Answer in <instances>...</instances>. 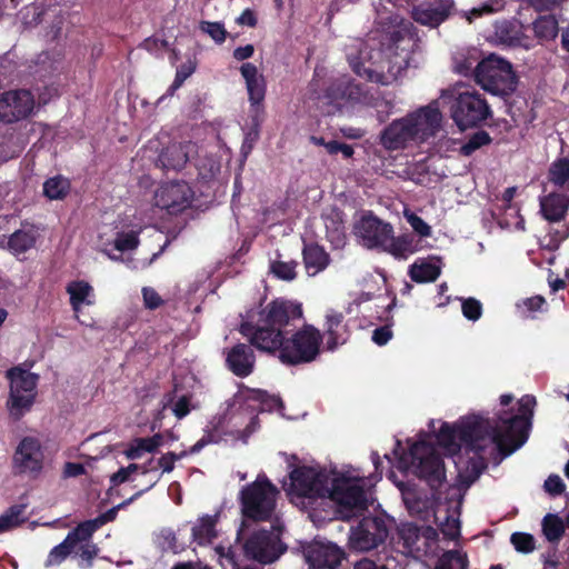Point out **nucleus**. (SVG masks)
I'll list each match as a JSON object with an SVG mask.
<instances>
[{
	"mask_svg": "<svg viewBox=\"0 0 569 569\" xmlns=\"http://www.w3.org/2000/svg\"><path fill=\"white\" fill-rule=\"evenodd\" d=\"M535 405V397L525 396L519 401L517 413L503 411L495 421L473 415L463 418L456 427L443 423L437 441L449 452H456L460 447L459 440L480 459L497 453L508 456L526 441Z\"/></svg>",
	"mask_w": 569,
	"mask_h": 569,
	"instance_id": "obj_1",
	"label": "nucleus"
},
{
	"mask_svg": "<svg viewBox=\"0 0 569 569\" xmlns=\"http://www.w3.org/2000/svg\"><path fill=\"white\" fill-rule=\"evenodd\" d=\"M409 37L406 27L389 32V44L385 49H373V46L361 39H353L346 46L347 59L353 72L367 81L390 86L406 71L408 53L405 48L399 52V43ZM410 42V38L407 39Z\"/></svg>",
	"mask_w": 569,
	"mask_h": 569,
	"instance_id": "obj_2",
	"label": "nucleus"
},
{
	"mask_svg": "<svg viewBox=\"0 0 569 569\" xmlns=\"http://www.w3.org/2000/svg\"><path fill=\"white\" fill-rule=\"evenodd\" d=\"M301 306L288 300H274L260 312L256 326L244 322L240 332L249 338L257 349L273 353L283 342L286 327L301 319Z\"/></svg>",
	"mask_w": 569,
	"mask_h": 569,
	"instance_id": "obj_3",
	"label": "nucleus"
},
{
	"mask_svg": "<svg viewBox=\"0 0 569 569\" xmlns=\"http://www.w3.org/2000/svg\"><path fill=\"white\" fill-rule=\"evenodd\" d=\"M327 497L336 503L339 517L349 520L367 509L370 491L365 478L333 475Z\"/></svg>",
	"mask_w": 569,
	"mask_h": 569,
	"instance_id": "obj_4",
	"label": "nucleus"
},
{
	"mask_svg": "<svg viewBox=\"0 0 569 569\" xmlns=\"http://www.w3.org/2000/svg\"><path fill=\"white\" fill-rule=\"evenodd\" d=\"M475 80L485 91L499 97L512 94L518 84L511 63L496 54L478 62Z\"/></svg>",
	"mask_w": 569,
	"mask_h": 569,
	"instance_id": "obj_5",
	"label": "nucleus"
},
{
	"mask_svg": "<svg viewBox=\"0 0 569 569\" xmlns=\"http://www.w3.org/2000/svg\"><path fill=\"white\" fill-rule=\"evenodd\" d=\"M7 377L10 380V392L6 408L9 417L18 421L31 410L34 403L38 375L14 367L7 371Z\"/></svg>",
	"mask_w": 569,
	"mask_h": 569,
	"instance_id": "obj_6",
	"label": "nucleus"
},
{
	"mask_svg": "<svg viewBox=\"0 0 569 569\" xmlns=\"http://www.w3.org/2000/svg\"><path fill=\"white\" fill-rule=\"evenodd\" d=\"M322 336L312 326H305L290 339H284L279 351V359L283 363L299 365L313 361L319 355Z\"/></svg>",
	"mask_w": 569,
	"mask_h": 569,
	"instance_id": "obj_7",
	"label": "nucleus"
},
{
	"mask_svg": "<svg viewBox=\"0 0 569 569\" xmlns=\"http://www.w3.org/2000/svg\"><path fill=\"white\" fill-rule=\"evenodd\" d=\"M278 490L267 479L258 478L240 492L243 515L253 520H268L276 507Z\"/></svg>",
	"mask_w": 569,
	"mask_h": 569,
	"instance_id": "obj_8",
	"label": "nucleus"
},
{
	"mask_svg": "<svg viewBox=\"0 0 569 569\" xmlns=\"http://www.w3.org/2000/svg\"><path fill=\"white\" fill-rule=\"evenodd\" d=\"M410 457L411 471L423 479L430 488L437 489L446 480L443 462L431 445L425 441L413 443L410 448Z\"/></svg>",
	"mask_w": 569,
	"mask_h": 569,
	"instance_id": "obj_9",
	"label": "nucleus"
},
{
	"mask_svg": "<svg viewBox=\"0 0 569 569\" xmlns=\"http://www.w3.org/2000/svg\"><path fill=\"white\" fill-rule=\"evenodd\" d=\"M389 536L388 521L382 517H366L350 529L349 546L352 550L368 552L378 549Z\"/></svg>",
	"mask_w": 569,
	"mask_h": 569,
	"instance_id": "obj_10",
	"label": "nucleus"
},
{
	"mask_svg": "<svg viewBox=\"0 0 569 569\" xmlns=\"http://www.w3.org/2000/svg\"><path fill=\"white\" fill-rule=\"evenodd\" d=\"M452 119L457 126L465 130L476 127L487 120L490 108L487 101L477 91H466L458 94L451 108Z\"/></svg>",
	"mask_w": 569,
	"mask_h": 569,
	"instance_id": "obj_11",
	"label": "nucleus"
},
{
	"mask_svg": "<svg viewBox=\"0 0 569 569\" xmlns=\"http://www.w3.org/2000/svg\"><path fill=\"white\" fill-rule=\"evenodd\" d=\"M272 530H259L253 532L246 541L243 549L248 558L267 565L276 561L284 552L286 547L280 540V531L276 527Z\"/></svg>",
	"mask_w": 569,
	"mask_h": 569,
	"instance_id": "obj_12",
	"label": "nucleus"
},
{
	"mask_svg": "<svg viewBox=\"0 0 569 569\" xmlns=\"http://www.w3.org/2000/svg\"><path fill=\"white\" fill-rule=\"evenodd\" d=\"M332 478L333 475L308 467L298 468L290 475L293 491L308 498L327 497Z\"/></svg>",
	"mask_w": 569,
	"mask_h": 569,
	"instance_id": "obj_13",
	"label": "nucleus"
},
{
	"mask_svg": "<svg viewBox=\"0 0 569 569\" xmlns=\"http://www.w3.org/2000/svg\"><path fill=\"white\" fill-rule=\"evenodd\" d=\"M399 535L406 552L416 559L431 553L438 538V532L432 527H417L412 523L403 525Z\"/></svg>",
	"mask_w": 569,
	"mask_h": 569,
	"instance_id": "obj_14",
	"label": "nucleus"
},
{
	"mask_svg": "<svg viewBox=\"0 0 569 569\" xmlns=\"http://www.w3.org/2000/svg\"><path fill=\"white\" fill-rule=\"evenodd\" d=\"M34 107V97L29 90H9L0 96V120L4 123L23 120L32 113Z\"/></svg>",
	"mask_w": 569,
	"mask_h": 569,
	"instance_id": "obj_15",
	"label": "nucleus"
},
{
	"mask_svg": "<svg viewBox=\"0 0 569 569\" xmlns=\"http://www.w3.org/2000/svg\"><path fill=\"white\" fill-rule=\"evenodd\" d=\"M407 118L416 134V142L419 143L435 137L441 129L442 114L439 111L438 101L436 100L416 112L408 114Z\"/></svg>",
	"mask_w": 569,
	"mask_h": 569,
	"instance_id": "obj_16",
	"label": "nucleus"
},
{
	"mask_svg": "<svg viewBox=\"0 0 569 569\" xmlns=\"http://www.w3.org/2000/svg\"><path fill=\"white\" fill-rule=\"evenodd\" d=\"M192 191L186 182H172L154 193V204L170 214H177L190 206Z\"/></svg>",
	"mask_w": 569,
	"mask_h": 569,
	"instance_id": "obj_17",
	"label": "nucleus"
},
{
	"mask_svg": "<svg viewBox=\"0 0 569 569\" xmlns=\"http://www.w3.org/2000/svg\"><path fill=\"white\" fill-rule=\"evenodd\" d=\"M356 234L362 239L363 246L372 248H383L390 241L393 233L392 226L383 222L372 214L363 216L355 227Z\"/></svg>",
	"mask_w": 569,
	"mask_h": 569,
	"instance_id": "obj_18",
	"label": "nucleus"
},
{
	"mask_svg": "<svg viewBox=\"0 0 569 569\" xmlns=\"http://www.w3.org/2000/svg\"><path fill=\"white\" fill-rule=\"evenodd\" d=\"M43 455L38 439L23 438L13 455V468L19 473L39 472L42 469Z\"/></svg>",
	"mask_w": 569,
	"mask_h": 569,
	"instance_id": "obj_19",
	"label": "nucleus"
},
{
	"mask_svg": "<svg viewBox=\"0 0 569 569\" xmlns=\"http://www.w3.org/2000/svg\"><path fill=\"white\" fill-rule=\"evenodd\" d=\"M343 558L345 551L332 542L315 541L306 550L310 569H337Z\"/></svg>",
	"mask_w": 569,
	"mask_h": 569,
	"instance_id": "obj_20",
	"label": "nucleus"
},
{
	"mask_svg": "<svg viewBox=\"0 0 569 569\" xmlns=\"http://www.w3.org/2000/svg\"><path fill=\"white\" fill-rule=\"evenodd\" d=\"M411 141L416 142V134L407 117L390 123L381 134V143L389 150L405 148Z\"/></svg>",
	"mask_w": 569,
	"mask_h": 569,
	"instance_id": "obj_21",
	"label": "nucleus"
},
{
	"mask_svg": "<svg viewBox=\"0 0 569 569\" xmlns=\"http://www.w3.org/2000/svg\"><path fill=\"white\" fill-rule=\"evenodd\" d=\"M194 151L196 146L190 141L173 142L162 150L157 163L163 169L179 170L187 163L190 154Z\"/></svg>",
	"mask_w": 569,
	"mask_h": 569,
	"instance_id": "obj_22",
	"label": "nucleus"
},
{
	"mask_svg": "<svg viewBox=\"0 0 569 569\" xmlns=\"http://www.w3.org/2000/svg\"><path fill=\"white\" fill-rule=\"evenodd\" d=\"M254 353L250 346L239 343L227 355L229 369L238 377L249 376L254 367Z\"/></svg>",
	"mask_w": 569,
	"mask_h": 569,
	"instance_id": "obj_23",
	"label": "nucleus"
},
{
	"mask_svg": "<svg viewBox=\"0 0 569 569\" xmlns=\"http://www.w3.org/2000/svg\"><path fill=\"white\" fill-rule=\"evenodd\" d=\"M401 495L403 503L410 515L423 520L428 519L433 507L432 498L428 497L425 492L410 487H402Z\"/></svg>",
	"mask_w": 569,
	"mask_h": 569,
	"instance_id": "obj_24",
	"label": "nucleus"
},
{
	"mask_svg": "<svg viewBox=\"0 0 569 569\" xmlns=\"http://www.w3.org/2000/svg\"><path fill=\"white\" fill-rule=\"evenodd\" d=\"M241 76L246 80V86L251 104H259L266 94V81L257 67L250 62H246L240 67Z\"/></svg>",
	"mask_w": 569,
	"mask_h": 569,
	"instance_id": "obj_25",
	"label": "nucleus"
},
{
	"mask_svg": "<svg viewBox=\"0 0 569 569\" xmlns=\"http://www.w3.org/2000/svg\"><path fill=\"white\" fill-rule=\"evenodd\" d=\"M449 16V6L445 2L421 4L412 10V18L416 22L431 28L438 27Z\"/></svg>",
	"mask_w": 569,
	"mask_h": 569,
	"instance_id": "obj_26",
	"label": "nucleus"
},
{
	"mask_svg": "<svg viewBox=\"0 0 569 569\" xmlns=\"http://www.w3.org/2000/svg\"><path fill=\"white\" fill-rule=\"evenodd\" d=\"M569 208V199L559 193H550L540 198V211L550 222L561 221Z\"/></svg>",
	"mask_w": 569,
	"mask_h": 569,
	"instance_id": "obj_27",
	"label": "nucleus"
},
{
	"mask_svg": "<svg viewBox=\"0 0 569 569\" xmlns=\"http://www.w3.org/2000/svg\"><path fill=\"white\" fill-rule=\"evenodd\" d=\"M496 38L497 40L509 47H526L527 37L521 31V28L512 22L503 21L496 26Z\"/></svg>",
	"mask_w": 569,
	"mask_h": 569,
	"instance_id": "obj_28",
	"label": "nucleus"
},
{
	"mask_svg": "<svg viewBox=\"0 0 569 569\" xmlns=\"http://www.w3.org/2000/svg\"><path fill=\"white\" fill-rule=\"evenodd\" d=\"M382 250L391 253L395 258L407 259L408 256L416 252L417 243L411 234L395 238L392 233L390 241H388V244Z\"/></svg>",
	"mask_w": 569,
	"mask_h": 569,
	"instance_id": "obj_29",
	"label": "nucleus"
},
{
	"mask_svg": "<svg viewBox=\"0 0 569 569\" xmlns=\"http://www.w3.org/2000/svg\"><path fill=\"white\" fill-rule=\"evenodd\" d=\"M82 529L78 525L72 531H70L66 539L51 549L48 559L46 561V566H54L60 565L68 556L72 553V542L74 541V537L82 535Z\"/></svg>",
	"mask_w": 569,
	"mask_h": 569,
	"instance_id": "obj_30",
	"label": "nucleus"
},
{
	"mask_svg": "<svg viewBox=\"0 0 569 569\" xmlns=\"http://www.w3.org/2000/svg\"><path fill=\"white\" fill-rule=\"evenodd\" d=\"M303 261L306 269L316 274L323 270L329 263L328 253L319 246L311 244L303 249Z\"/></svg>",
	"mask_w": 569,
	"mask_h": 569,
	"instance_id": "obj_31",
	"label": "nucleus"
},
{
	"mask_svg": "<svg viewBox=\"0 0 569 569\" xmlns=\"http://www.w3.org/2000/svg\"><path fill=\"white\" fill-rule=\"evenodd\" d=\"M409 274L416 282L435 281L440 274V268L435 263L419 260L410 267Z\"/></svg>",
	"mask_w": 569,
	"mask_h": 569,
	"instance_id": "obj_32",
	"label": "nucleus"
},
{
	"mask_svg": "<svg viewBox=\"0 0 569 569\" xmlns=\"http://www.w3.org/2000/svg\"><path fill=\"white\" fill-rule=\"evenodd\" d=\"M542 532L549 542H558L565 533L563 520L553 513H547L542 519Z\"/></svg>",
	"mask_w": 569,
	"mask_h": 569,
	"instance_id": "obj_33",
	"label": "nucleus"
},
{
	"mask_svg": "<svg viewBox=\"0 0 569 569\" xmlns=\"http://www.w3.org/2000/svg\"><path fill=\"white\" fill-rule=\"evenodd\" d=\"M467 553L461 550H449L443 552L433 569H468Z\"/></svg>",
	"mask_w": 569,
	"mask_h": 569,
	"instance_id": "obj_34",
	"label": "nucleus"
},
{
	"mask_svg": "<svg viewBox=\"0 0 569 569\" xmlns=\"http://www.w3.org/2000/svg\"><path fill=\"white\" fill-rule=\"evenodd\" d=\"M216 519L210 516H206L199 519L198 523L192 528L194 540L200 545L210 542L216 537Z\"/></svg>",
	"mask_w": 569,
	"mask_h": 569,
	"instance_id": "obj_35",
	"label": "nucleus"
},
{
	"mask_svg": "<svg viewBox=\"0 0 569 569\" xmlns=\"http://www.w3.org/2000/svg\"><path fill=\"white\" fill-rule=\"evenodd\" d=\"M24 521V506H12L3 515L0 516V533L12 530Z\"/></svg>",
	"mask_w": 569,
	"mask_h": 569,
	"instance_id": "obj_36",
	"label": "nucleus"
},
{
	"mask_svg": "<svg viewBox=\"0 0 569 569\" xmlns=\"http://www.w3.org/2000/svg\"><path fill=\"white\" fill-rule=\"evenodd\" d=\"M36 237L32 231L18 230L11 234L8 247L16 253L20 254L34 246Z\"/></svg>",
	"mask_w": 569,
	"mask_h": 569,
	"instance_id": "obj_37",
	"label": "nucleus"
},
{
	"mask_svg": "<svg viewBox=\"0 0 569 569\" xmlns=\"http://www.w3.org/2000/svg\"><path fill=\"white\" fill-rule=\"evenodd\" d=\"M69 180L61 176L50 178L43 184V192L51 200H60L64 198L69 192Z\"/></svg>",
	"mask_w": 569,
	"mask_h": 569,
	"instance_id": "obj_38",
	"label": "nucleus"
},
{
	"mask_svg": "<svg viewBox=\"0 0 569 569\" xmlns=\"http://www.w3.org/2000/svg\"><path fill=\"white\" fill-rule=\"evenodd\" d=\"M536 37L541 40L553 39L558 33V22L552 16H543L533 22Z\"/></svg>",
	"mask_w": 569,
	"mask_h": 569,
	"instance_id": "obj_39",
	"label": "nucleus"
},
{
	"mask_svg": "<svg viewBox=\"0 0 569 569\" xmlns=\"http://www.w3.org/2000/svg\"><path fill=\"white\" fill-rule=\"evenodd\" d=\"M548 178L550 182L558 187H562L569 181V159L561 158L552 162L549 168Z\"/></svg>",
	"mask_w": 569,
	"mask_h": 569,
	"instance_id": "obj_40",
	"label": "nucleus"
},
{
	"mask_svg": "<svg viewBox=\"0 0 569 569\" xmlns=\"http://www.w3.org/2000/svg\"><path fill=\"white\" fill-rule=\"evenodd\" d=\"M327 238L336 247H343L346 234L343 223L339 219H328L326 221Z\"/></svg>",
	"mask_w": 569,
	"mask_h": 569,
	"instance_id": "obj_41",
	"label": "nucleus"
},
{
	"mask_svg": "<svg viewBox=\"0 0 569 569\" xmlns=\"http://www.w3.org/2000/svg\"><path fill=\"white\" fill-rule=\"evenodd\" d=\"M133 499H134V497H131L128 501H126L117 507L111 508L110 510H108L107 512L102 513L101 516L97 517L93 520H88V521L81 522L79 526L81 527L82 530H84L87 532H88V530H92V532H94L99 527L103 526L104 523H107L109 521H112L117 516L118 509L120 507L131 502Z\"/></svg>",
	"mask_w": 569,
	"mask_h": 569,
	"instance_id": "obj_42",
	"label": "nucleus"
},
{
	"mask_svg": "<svg viewBox=\"0 0 569 569\" xmlns=\"http://www.w3.org/2000/svg\"><path fill=\"white\" fill-rule=\"evenodd\" d=\"M346 89L343 87L342 78H339L331 82V84L327 88L323 99L329 104L339 106L341 101H347L346 99Z\"/></svg>",
	"mask_w": 569,
	"mask_h": 569,
	"instance_id": "obj_43",
	"label": "nucleus"
},
{
	"mask_svg": "<svg viewBox=\"0 0 569 569\" xmlns=\"http://www.w3.org/2000/svg\"><path fill=\"white\" fill-rule=\"evenodd\" d=\"M91 291V287L86 282H74L69 286L68 292L70 293V302L74 310H78L80 305L86 300Z\"/></svg>",
	"mask_w": 569,
	"mask_h": 569,
	"instance_id": "obj_44",
	"label": "nucleus"
},
{
	"mask_svg": "<svg viewBox=\"0 0 569 569\" xmlns=\"http://www.w3.org/2000/svg\"><path fill=\"white\" fill-rule=\"evenodd\" d=\"M510 541L518 552L529 553L536 549V541L532 535L525 532H515Z\"/></svg>",
	"mask_w": 569,
	"mask_h": 569,
	"instance_id": "obj_45",
	"label": "nucleus"
},
{
	"mask_svg": "<svg viewBox=\"0 0 569 569\" xmlns=\"http://www.w3.org/2000/svg\"><path fill=\"white\" fill-rule=\"evenodd\" d=\"M296 267L297 262L295 261H273L270 266V270L279 279L290 281L297 276Z\"/></svg>",
	"mask_w": 569,
	"mask_h": 569,
	"instance_id": "obj_46",
	"label": "nucleus"
},
{
	"mask_svg": "<svg viewBox=\"0 0 569 569\" xmlns=\"http://www.w3.org/2000/svg\"><path fill=\"white\" fill-rule=\"evenodd\" d=\"M491 141L490 136L486 131L476 132L467 143L461 147V152L465 156H470L477 149L488 144Z\"/></svg>",
	"mask_w": 569,
	"mask_h": 569,
	"instance_id": "obj_47",
	"label": "nucleus"
},
{
	"mask_svg": "<svg viewBox=\"0 0 569 569\" xmlns=\"http://www.w3.org/2000/svg\"><path fill=\"white\" fill-rule=\"evenodd\" d=\"M200 30L209 34L217 43H222L226 40L227 31L220 22L201 21Z\"/></svg>",
	"mask_w": 569,
	"mask_h": 569,
	"instance_id": "obj_48",
	"label": "nucleus"
},
{
	"mask_svg": "<svg viewBox=\"0 0 569 569\" xmlns=\"http://www.w3.org/2000/svg\"><path fill=\"white\" fill-rule=\"evenodd\" d=\"M461 308L463 316L469 320L476 321L481 317L482 306L480 301L475 298L463 299Z\"/></svg>",
	"mask_w": 569,
	"mask_h": 569,
	"instance_id": "obj_49",
	"label": "nucleus"
},
{
	"mask_svg": "<svg viewBox=\"0 0 569 569\" xmlns=\"http://www.w3.org/2000/svg\"><path fill=\"white\" fill-rule=\"evenodd\" d=\"M342 318V313L338 312H331L327 315V331L330 336L328 343L330 349H333L337 346L336 330L341 325Z\"/></svg>",
	"mask_w": 569,
	"mask_h": 569,
	"instance_id": "obj_50",
	"label": "nucleus"
},
{
	"mask_svg": "<svg viewBox=\"0 0 569 569\" xmlns=\"http://www.w3.org/2000/svg\"><path fill=\"white\" fill-rule=\"evenodd\" d=\"M405 217L412 229L421 237H429L431 233L430 226L426 223L419 216L413 212L405 211Z\"/></svg>",
	"mask_w": 569,
	"mask_h": 569,
	"instance_id": "obj_51",
	"label": "nucleus"
},
{
	"mask_svg": "<svg viewBox=\"0 0 569 569\" xmlns=\"http://www.w3.org/2000/svg\"><path fill=\"white\" fill-rule=\"evenodd\" d=\"M139 243L133 232L120 233L114 240V247L119 251H128L134 249Z\"/></svg>",
	"mask_w": 569,
	"mask_h": 569,
	"instance_id": "obj_52",
	"label": "nucleus"
},
{
	"mask_svg": "<svg viewBox=\"0 0 569 569\" xmlns=\"http://www.w3.org/2000/svg\"><path fill=\"white\" fill-rule=\"evenodd\" d=\"M98 555V547L91 542V540H86L81 546L78 556L86 561L84 568L91 567L92 560Z\"/></svg>",
	"mask_w": 569,
	"mask_h": 569,
	"instance_id": "obj_53",
	"label": "nucleus"
},
{
	"mask_svg": "<svg viewBox=\"0 0 569 569\" xmlns=\"http://www.w3.org/2000/svg\"><path fill=\"white\" fill-rule=\"evenodd\" d=\"M134 443L138 445V448L142 452H152L162 443V436L161 435H154L150 438H137L134 439Z\"/></svg>",
	"mask_w": 569,
	"mask_h": 569,
	"instance_id": "obj_54",
	"label": "nucleus"
},
{
	"mask_svg": "<svg viewBox=\"0 0 569 569\" xmlns=\"http://www.w3.org/2000/svg\"><path fill=\"white\" fill-rule=\"evenodd\" d=\"M342 82H343V87L347 91L346 92L347 101L348 100L358 101L362 98L363 90L360 84L353 82L352 80H350L349 78H346V77H342Z\"/></svg>",
	"mask_w": 569,
	"mask_h": 569,
	"instance_id": "obj_55",
	"label": "nucleus"
},
{
	"mask_svg": "<svg viewBox=\"0 0 569 569\" xmlns=\"http://www.w3.org/2000/svg\"><path fill=\"white\" fill-rule=\"evenodd\" d=\"M193 70H194L193 67H186V66H182L180 69H178L177 73H176V78H174L172 84L170 86V88L168 89L167 94L173 96L174 91L182 86L184 80L191 76Z\"/></svg>",
	"mask_w": 569,
	"mask_h": 569,
	"instance_id": "obj_56",
	"label": "nucleus"
},
{
	"mask_svg": "<svg viewBox=\"0 0 569 569\" xmlns=\"http://www.w3.org/2000/svg\"><path fill=\"white\" fill-rule=\"evenodd\" d=\"M545 490L552 495L558 496L565 491V483L558 475H551L547 478L543 485Z\"/></svg>",
	"mask_w": 569,
	"mask_h": 569,
	"instance_id": "obj_57",
	"label": "nucleus"
},
{
	"mask_svg": "<svg viewBox=\"0 0 569 569\" xmlns=\"http://www.w3.org/2000/svg\"><path fill=\"white\" fill-rule=\"evenodd\" d=\"M187 455L186 451L181 453L168 452L158 459V466L162 469V472H170L174 468V462Z\"/></svg>",
	"mask_w": 569,
	"mask_h": 569,
	"instance_id": "obj_58",
	"label": "nucleus"
},
{
	"mask_svg": "<svg viewBox=\"0 0 569 569\" xmlns=\"http://www.w3.org/2000/svg\"><path fill=\"white\" fill-rule=\"evenodd\" d=\"M142 296L144 306L149 309H156L163 303V300L153 288L144 287L142 289Z\"/></svg>",
	"mask_w": 569,
	"mask_h": 569,
	"instance_id": "obj_59",
	"label": "nucleus"
},
{
	"mask_svg": "<svg viewBox=\"0 0 569 569\" xmlns=\"http://www.w3.org/2000/svg\"><path fill=\"white\" fill-rule=\"evenodd\" d=\"M442 533L449 539H456L460 535V526L457 519L446 517V521L440 523Z\"/></svg>",
	"mask_w": 569,
	"mask_h": 569,
	"instance_id": "obj_60",
	"label": "nucleus"
},
{
	"mask_svg": "<svg viewBox=\"0 0 569 569\" xmlns=\"http://www.w3.org/2000/svg\"><path fill=\"white\" fill-rule=\"evenodd\" d=\"M326 150L330 154H336L341 152L345 158H350L353 154V149L351 146L346 143H340L338 141H329L326 143Z\"/></svg>",
	"mask_w": 569,
	"mask_h": 569,
	"instance_id": "obj_61",
	"label": "nucleus"
},
{
	"mask_svg": "<svg viewBox=\"0 0 569 569\" xmlns=\"http://www.w3.org/2000/svg\"><path fill=\"white\" fill-rule=\"evenodd\" d=\"M191 410L190 398L188 396H182L178 399V401L173 405L172 411L178 419H182L186 417Z\"/></svg>",
	"mask_w": 569,
	"mask_h": 569,
	"instance_id": "obj_62",
	"label": "nucleus"
},
{
	"mask_svg": "<svg viewBox=\"0 0 569 569\" xmlns=\"http://www.w3.org/2000/svg\"><path fill=\"white\" fill-rule=\"evenodd\" d=\"M391 337L392 331L387 326L377 328L372 333V340L379 346L386 345L391 339Z\"/></svg>",
	"mask_w": 569,
	"mask_h": 569,
	"instance_id": "obj_63",
	"label": "nucleus"
},
{
	"mask_svg": "<svg viewBox=\"0 0 569 569\" xmlns=\"http://www.w3.org/2000/svg\"><path fill=\"white\" fill-rule=\"evenodd\" d=\"M353 569H390L389 563L378 565L369 558H363L357 561Z\"/></svg>",
	"mask_w": 569,
	"mask_h": 569,
	"instance_id": "obj_64",
	"label": "nucleus"
}]
</instances>
